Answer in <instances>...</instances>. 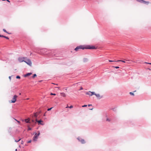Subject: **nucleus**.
<instances>
[{
	"instance_id": "nucleus-1",
	"label": "nucleus",
	"mask_w": 151,
	"mask_h": 151,
	"mask_svg": "<svg viewBox=\"0 0 151 151\" xmlns=\"http://www.w3.org/2000/svg\"><path fill=\"white\" fill-rule=\"evenodd\" d=\"M85 49V46L84 45H80L76 47L74 49L76 51L80 50L81 49L84 50Z\"/></svg>"
},
{
	"instance_id": "nucleus-2",
	"label": "nucleus",
	"mask_w": 151,
	"mask_h": 151,
	"mask_svg": "<svg viewBox=\"0 0 151 151\" xmlns=\"http://www.w3.org/2000/svg\"><path fill=\"white\" fill-rule=\"evenodd\" d=\"M39 113L38 112H36L34 114V115H33L32 116V122H34V117H35V120H37V117L38 116V115L39 114Z\"/></svg>"
},
{
	"instance_id": "nucleus-3",
	"label": "nucleus",
	"mask_w": 151,
	"mask_h": 151,
	"mask_svg": "<svg viewBox=\"0 0 151 151\" xmlns=\"http://www.w3.org/2000/svg\"><path fill=\"white\" fill-rule=\"evenodd\" d=\"M40 134V132L39 131L38 132V133H36L34 135L33 138V140L35 141H36L38 138V137Z\"/></svg>"
},
{
	"instance_id": "nucleus-4",
	"label": "nucleus",
	"mask_w": 151,
	"mask_h": 151,
	"mask_svg": "<svg viewBox=\"0 0 151 151\" xmlns=\"http://www.w3.org/2000/svg\"><path fill=\"white\" fill-rule=\"evenodd\" d=\"M95 47L93 45H86V49H96Z\"/></svg>"
},
{
	"instance_id": "nucleus-5",
	"label": "nucleus",
	"mask_w": 151,
	"mask_h": 151,
	"mask_svg": "<svg viewBox=\"0 0 151 151\" xmlns=\"http://www.w3.org/2000/svg\"><path fill=\"white\" fill-rule=\"evenodd\" d=\"M27 58L26 57H19L18 58V61L20 63L25 61V60Z\"/></svg>"
},
{
	"instance_id": "nucleus-6",
	"label": "nucleus",
	"mask_w": 151,
	"mask_h": 151,
	"mask_svg": "<svg viewBox=\"0 0 151 151\" xmlns=\"http://www.w3.org/2000/svg\"><path fill=\"white\" fill-rule=\"evenodd\" d=\"M17 97V95H14L12 98V100H11V102L13 103H15L16 101V99Z\"/></svg>"
},
{
	"instance_id": "nucleus-7",
	"label": "nucleus",
	"mask_w": 151,
	"mask_h": 151,
	"mask_svg": "<svg viewBox=\"0 0 151 151\" xmlns=\"http://www.w3.org/2000/svg\"><path fill=\"white\" fill-rule=\"evenodd\" d=\"M24 62L30 66H31L32 65L31 62L29 59H27L26 60H25Z\"/></svg>"
},
{
	"instance_id": "nucleus-8",
	"label": "nucleus",
	"mask_w": 151,
	"mask_h": 151,
	"mask_svg": "<svg viewBox=\"0 0 151 151\" xmlns=\"http://www.w3.org/2000/svg\"><path fill=\"white\" fill-rule=\"evenodd\" d=\"M95 95L98 99H100L103 98V96H101L99 94L95 93Z\"/></svg>"
},
{
	"instance_id": "nucleus-9",
	"label": "nucleus",
	"mask_w": 151,
	"mask_h": 151,
	"mask_svg": "<svg viewBox=\"0 0 151 151\" xmlns=\"http://www.w3.org/2000/svg\"><path fill=\"white\" fill-rule=\"evenodd\" d=\"M86 94L90 96H91L95 94V92H91L89 91V92L86 93Z\"/></svg>"
},
{
	"instance_id": "nucleus-10",
	"label": "nucleus",
	"mask_w": 151,
	"mask_h": 151,
	"mask_svg": "<svg viewBox=\"0 0 151 151\" xmlns=\"http://www.w3.org/2000/svg\"><path fill=\"white\" fill-rule=\"evenodd\" d=\"M35 121L36 122H38L39 124H40L42 125L44 124L43 123V122L41 120H37H37Z\"/></svg>"
},
{
	"instance_id": "nucleus-11",
	"label": "nucleus",
	"mask_w": 151,
	"mask_h": 151,
	"mask_svg": "<svg viewBox=\"0 0 151 151\" xmlns=\"http://www.w3.org/2000/svg\"><path fill=\"white\" fill-rule=\"evenodd\" d=\"M32 74V73H27L24 76L25 77H27L28 76H30Z\"/></svg>"
},
{
	"instance_id": "nucleus-12",
	"label": "nucleus",
	"mask_w": 151,
	"mask_h": 151,
	"mask_svg": "<svg viewBox=\"0 0 151 151\" xmlns=\"http://www.w3.org/2000/svg\"><path fill=\"white\" fill-rule=\"evenodd\" d=\"M30 119L28 118V119H25V121L27 123H31V122H29Z\"/></svg>"
},
{
	"instance_id": "nucleus-13",
	"label": "nucleus",
	"mask_w": 151,
	"mask_h": 151,
	"mask_svg": "<svg viewBox=\"0 0 151 151\" xmlns=\"http://www.w3.org/2000/svg\"><path fill=\"white\" fill-rule=\"evenodd\" d=\"M60 94L63 97H65L66 96V95L64 93H61Z\"/></svg>"
},
{
	"instance_id": "nucleus-14",
	"label": "nucleus",
	"mask_w": 151,
	"mask_h": 151,
	"mask_svg": "<svg viewBox=\"0 0 151 151\" xmlns=\"http://www.w3.org/2000/svg\"><path fill=\"white\" fill-rule=\"evenodd\" d=\"M142 3H144L145 4H148L149 3V1H145L144 0H143V1Z\"/></svg>"
},
{
	"instance_id": "nucleus-15",
	"label": "nucleus",
	"mask_w": 151,
	"mask_h": 151,
	"mask_svg": "<svg viewBox=\"0 0 151 151\" xmlns=\"http://www.w3.org/2000/svg\"><path fill=\"white\" fill-rule=\"evenodd\" d=\"M136 0L138 2H139V3H142L143 2V0Z\"/></svg>"
},
{
	"instance_id": "nucleus-16",
	"label": "nucleus",
	"mask_w": 151,
	"mask_h": 151,
	"mask_svg": "<svg viewBox=\"0 0 151 151\" xmlns=\"http://www.w3.org/2000/svg\"><path fill=\"white\" fill-rule=\"evenodd\" d=\"M106 121L108 122H110V119H109L107 116H106Z\"/></svg>"
},
{
	"instance_id": "nucleus-17",
	"label": "nucleus",
	"mask_w": 151,
	"mask_h": 151,
	"mask_svg": "<svg viewBox=\"0 0 151 151\" xmlns=\"http://www.w3.org/2000/svg\"><path fill=\"white\" fill-rule=\"evenodd\" d=\"M91 106L92 108H91L89 109H90V110H92L93 109V107L92 106V105H91V104H89L88 105V106Z\"/></svg>"
},
{
	"instance_id": "nucleus-18",
	"label": "nucleus",
	"mask_w": 151,
	"mask_h": 151,
	"mask_svg": "<svg viewBox=\"0 0 151 151\" xmlns=\"http://www.w3.org/2000/svg\"><path fill=\"white\" fill-rule=\"evenodd\" d=\"M73 106H72V105H71V106H67V107H66V108H70L71 109V108H73Z\"/></svg>"
},
{
	"instance_id": "nucleus-19",
	"label": "nucleus",
	"mask_w": 151,
	"mask_h": 151,
	"mask_svg": "<svg viewBox=\"0 0 151 151\" xmlns=\"http://www.w3.org/2000/svg\"><path fill=\"white\" fill-rule=\"evenodd\" d=\"M80 141L81 142V143H84V140L83 139L81 140H80Z\"/></svg>"
},
{
	"instance_id": "nucleus-20",
	"label": "nucleus",
	"mask_w": 151,
	"mask_h": 151,
	"mask_svg": "<svg viewBox=\"0 0 151 151\" xmlns=\"http://www.w3.org/2000/svg\"><path fill=\"white\" fill-rule=\"evenodd\" d=\"M116 61H117V62L121 61V62H123V63L125 62V61L122 60H119Z\"/></svg>"
},
{
	"instance_id": "nucleus-21",
	"label": "nucleus",
	"mask_w": 151,
	"mask_h": 151,
	"mask_svg": "<svg viewBox=\"0 0 151 151\" xmlns=\"http://www.w3.org/2000/svg\"><path fill=\"white\" fill-rule=\"evenodd\" d=\"M3 31L4 32H6V33H8V34H9V33H8V32L6 31V29H3Z\"/></svg>"
},
{
	"instance_id": "nucleus-22",
	"label": "nucleus",
	"mask_w": 151,
	"mask_h": 151,
	"mask_svg": "<svg viewBox=\"0 0 151 151\" xmlns=\"http://www.w3.org/2000/svg\"><path fill=\"white\" fill-rule=\"evenodd\" d=\"M37 76V75H36V74H34L33 76H32V78H34L35 77H36Z\"/></svg>"
},
{
	"instance_id": "nucleus-23",
	"label": "nucleus",
	"mask_w": 151,
	"mask_h": 151,
	"mask_svg": "<svg viewBox=\"0 0 151 151\" xmlns=\"http://www.w3.org/2000/svg\"><path fill=\"white\" fill-rule=\"evenodd\" d=\"M50 95L55 96V95H56V94L55 93H51Z\"/></svg>"
},
{
	"instance_id": "nucleus-24",
	"label": "nucleus",
	"mask_w": 151,
	"mask_h": 151,
	"mask_svg": "<svg viewBox=\"0 0 151 151\" xmlns=\"http://www.w3.org/2000/svg\"><path fill=\"white\" fill-rule=\"evenodd\" d=\"M113 67L116 69L119 68V66H114Z\"/></svg>"
},
{
	"instance_id": "nucleus-25",
	"label": "nucleus",
	"mask_w": 151,
	"mask_h": 151,
	"mask_svg": "<svg viewBox=\"0 0 151 151\" xmlns=\"http://www.w3.org/2000/svg\"><path fill=\"white\" fill-rule=\"evenodd\" d=\"M16 78H19V79H20V76H16Z\"/></svg>"
},
{
	"instance_id": "nucleus-26",
	"label": "nucleus",
	"mask_w": 151,
	"mask_h": 151,
	"mask_svg": "<svg viewBox=\"0 0 151 151\" xmlns=\"http://www.w3.org/2000/svg\"><path fill=\"white\" fill-rule=\"evenodd\" d=\"M52 108H49V109H48L47 110L48 111H50V110L52 109Z\"/></svg>"
},
{
	"instance_id": "nucleus-27",
	"label": "nucleus",
	"mask_w": 151,
	"mask_h": 151,
	"mask_svg": "<svg viewBox=\"0 0 151 151\" xmlns=\"http://www.w3.org/2000/svg\"><path fill=\"white\" fill-rule=\"evenodd\" d=\"M129 93L131 95H134V94L132 92H130Z\"/></svg>"
},
{
	"instance_id": "nucleus-28",
	"label": "nucleus",
	"mask_w": 151,
	"mask_h": 151,
	"mask_svg": "<svg viewBox=\"0 0 151 151\" xmlns=\"http://www.w3.org/2000/svg\"><path fill=\"white\" fill-rule=\"evenodd\" d=\"M4 38H5L7 39H8V40L9 39V37H6L5 36Z\"/></svg>"
},
{
	"instance_id": "nucleus-29",
	"label": "nucleus",
	"mask_w": 151,
	"mask_h": 151,
	"mask_svg": "<svg viewBox=\"0 0 151 151\" xmlns=\"http://www.w3.org/2000/svg\"><path fill=\"white\" fill-rule=\"evenodd\" d=\"M21 139H20L19 140H15V141L16 142H18Z\"/></svg>"
},
{
	"instance_id": "nucleus-30",
	"label": "nucleus",
	"mask_w": 151,
	"mask_h": 151,
	"mask_svg": "<svg viewBox=\"0 0 151 151\" xmlns=\"http://www.w3.org/2000/svg\"><path fill=\"white\" fill-rule=\"evenodd\" d=\"M31 140H30L29 141H28V142H27V143H31Z\"/></svg>"
},
{
	"instance_id": "nucleus-31",
	"label": "nucleus",
	"mask_w": 151,
	"mask_h": 151,
	"mask_svg": "<svg viewBox=\"0 0 151 151\" xmlns=\"http://www.w3.org/2000/svg\"><path fill=\"white\" fill-rule=\"evenodd\" d=\"M145 63H147V64H150V65H151V63H147V62H145Z\"/></svg>"
},
{
	"instance_id": "nucleus-32",
	"label": "nucleus",
	"mask_w": 151,
	"mask_h": 151,
	"mask_svg": "<svg viewBox=\"0 0 151 151\" xmlns=\"http://www.w3.org/2000/svg\"><path fill=\"white\" fill-rule=\"evenodd\" d=\"M31 130V129L30 128V127H29L28 128V130Z\"/></svg>"
},
{
	"instance_id": "nucleus-33",
	"label": "nucleus",
	"mask_w": 151,
	"mask_h": 151,
	"mask_svg": "<svg viewBox=\"0 0 151 151\" xmlns=\"http://www.w3.org/2000/svg\"><path fill=\"white\" fill-rule=\"evenodd\" d=\"M5 37V36H4V35H1V37Z\"/></svg>"
},
{
	"instance_id": "nucleus-34",
	"label": "nucleus",
	"mask_w": 151,
	"mask_h": 151,
	"mask_svg": "<svg viewBox=\"0 0 151 151\" xmlns=\"http://www.w3.org/2000/svg\"><path fill=\"white\" fill-rule=\"evenodd\" d=\"M109 61L110 62H114V61H112V60H109Z\"/></svg>"
},
{
	"instance_id": "nucleus-35",
	"label": "nucleus",
	"mask_w": 151,
	"mask_h": 151,
	"mask_svg": "<svg viewBox=\"0 0 151 151\" xmlns=\"http://www.w3.org/2000/svg\"><path fill=\"white\" fill-rule=\"evenodd\" d=\"M17 122L19 123H20V122H19V121H17Z\"/></svg>"
},
{
	"instance_id": "nucleus-36",
	"label": "nucleus",
	"mask_w": 151,
	"mask_h": 151,
	"mask_svg": "<svg viewBox=\"0 0 151 151\" xmlns=\"http://www.w3.org/2000/svg\"><path fill=\"white\" fill-rule=\"evenodd\" d=\"M6 1L9 2H10V1L9 0H6Z\"/></svg>"
},
{
	"instance_id": "nucleus-37",
	"label": "nucleus",
	"mask_w": 151,
	"mask_h": 151,
	"mask_svg": "<svg viewBox=\"0 0 151 151\" xmlns=\"http://www.w3.org/2000/svg\"><path fill=\"white\" fill-rule=\"evenodd\" d=\"M9 79L10 80L11 79V76H9Z\"/></svg>"
},
{
	"instance_id": "nucleus-38",
	"label": "nucleus",
	"mask_w": 151,
	"mask_h": 151,
	"mask_svg": "<svg viewBox=\"0 0 151 151\" xmlns=\"http://www.w3.org/2000/svg\"><path fill=\"white\" fill-rule=\"evenodd\" d=\"M82 89H83V88L82 87H81V88L80 89V90H82Z\"/></svg>"
},
{
	"instance_id": "nucleus-39",
	"label": "nucleus",
	"mask_w": 151,
	"mask_h": 151,
	"mask_svg": "<svg viewBox=\"0 0 151 151\" xmlns=\"http://www.w3.org/2000/svg\"><path fill=\"white\" fill-rule=\"evenodd\" d=\"M82 107H85V105H84L82 106Z\"/></svg>"
},
{
	"instance_id": "nucleus-40",
	"label": "nucleus",
	"mask_w": 151,
	"mask_h": 151,
	"mask_svg": "<svg viewBox=\"0 0 151 151\" xmlns=\"http://www.w3.org/2000/svg\"><path fill=\"white\" fill-rule=\"evenodd\" d=\"M52 83L53 84H55L56 85H58V84H54V83Z\"/></svg>"
},
{
	"instance_id": "nucleus-41",
	"label": "nucleus",
	"mask_w": 151,
	"mask_h": 151,
	"mask_svg": "<svg viewBox=\"0 0 151 151\" xmlns=\"http://www.w3.org/2000/svg\"><path fill=\"white\" fill-rule=\"evenodd\" d=\"M34 122H35V117H34Z\"/></svg>"
},
{
	"instance_id": "nucleus-42",
	"label": "nucleus",
	"mask_w": 151,
	"mask_h": 151,
	"mask_svg": "<svg viewBox=\"0 0 151 151\" xmlns=\"http://www.w3.org/2000/svg\"><path fill=\"white\" fill-rule=\"evenodd\" d=\"M127 61H129L130 60H126Z\"/></svg>"
},
{
	"instance_id": "nucleus-43",
	"label": "nucleus",
	"mask_w": 151,
	"mask_h": 151,
	"mask_svg": "<svg viewBox=\"0 0 151 151\" xmlns=\"http://www.w3.org/2000/svg\"><path fill=\"white\" fill-rule=\"evenodd\" d=\"M55 88H59L60 87H56Z\"/></svg>"
},
{
	"instance_id": "nucleus-44",
	"label": "nucleus",
	"mask_w": 151,
	"mask_h": 151,
	"mask_svg": "<svg viewBox=\"0 0 151 151\" xmlns=\"http://www.w3.org/2000/svg\"><path fill=\"white\" fill-rule=\"evenodd\" d=\"M17 149H16L15 150V151H17Z\"/></svg>"
},
{
	"instance_id": "nucleus-45",
	"label": "nucleus",
	"mask_w": 151,
	"mask_h": 151,
	"mask_svg": "<svg viewBox=\"0 0 151 151\" xmlns=\"http://www.w3.org/2000/svg\"><path fill=\"white\" fill-rule=\"evenodd\" d=\"M15 119L16 121H17V120L16 119Z\"/></svg>"
},
{
	"instance_id": "nucleus-46",
	"label": "nucleus",
	"mask_w": 151,
	"mask_h": 151,
	"mask_svg": "<svg viewBox=\"0 0 151 151\" xmlns=\"http://www.w3.org/2000/svg\"><path fill=\"white\" fill-rule=\"evenodd\" d=\"M78 140H79V139H79V138H78Z\"/></svg>"
},
{
	"instance_id": "nucleus-47",
	"label": "nucleus",
	"mask_w": 151,
	"mask_h": 151,
	"mask_svg": "<svg viewBox=\"0 0 151 151\" xmlns=\"http://www.w3.org/2000/svg\"><path fill=\"white\" fill-rule=\"evenodd\" d=\"M87 106V105H85L86 107Z\"/></svg>"
},
{
	"instance_id": "nucleus-48",
	"label": "nucleus",
	"mask_w": 151,
	"mask_h": 151,
	"mask_svg": "<svg viewBox=\"0 0 151 151\" xmlns=\"http://www.w3.org/2000/svg\"><path fill=\"white\" fill-rule=\"evenodd\" d=\"M21 94V93H19V95H20Z\"/></svg>"
},
{
	"instance_id": "nucleus-49",
	"label": "nucleus",
	"mask_w": 151,
	"mask_h": 151,
	"mask_svg": "<svg viewBox=\"0 0 151 151\" xmlns=\"http://www.w3.org/2000/svg\"><path fill=\"white\" fill-rule=\"evenodd\" d=\"M0 37H1V35H0Z\"/></svg>"
}]
</instances>
